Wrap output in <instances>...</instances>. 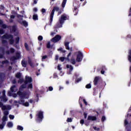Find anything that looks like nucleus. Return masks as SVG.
<instances>
[{
    "label": "nucleus",
    "mask_w": 131,
    "mask_h": 131,
    "mask_svg": "<svg viewBox=\"0 0 131 131\" xmlns=\"http://www.w3.org/2000/svg\"><path fill=\"white\" fill-rule=\"evenodd\" d=\"M32 78L29 76H26V80L24 82V84H23L20 86L19 88V91L17 92V95L20 97V100L18 102L17 101H14V103L18 102L19 104L23 105V106H25V107H29V103L28 102H26L24 99H28L29 98V93L26 94L22 92L23 90L26 88L28 85V88L31 90L32 89Z\"/></svg>",
    "instance_id": "obj_1"
},
{
    "label": "nucleus",
    "mask_w": 131,
    "mask_h": 131,
    "mask_svg": "<svg viewBox=\"0 0 131 131\" xmlns=\"http://www.w3.org/2000/svg\"><path fill=\"white\" fill-rule=\"evenodd\" d=\"M3 97H0V108H1L3 112L4 116H8L9 115V111L5 110H11L12 107L10 105H5L2 102H7L8 99L6 97V91H3Z\"/></svg>",
    "instance_id": "obj_2"
},
{
    "label": "nucleus",
    "mask_w": 131,
    "mask_h": 131,
    "mask_svg": "<svg viewBox=\"0 0 131 131\" xmlns=\"http://www.w3.org/2000/svg\"><path fill=\"white\" fill-rule=\"evenodd\" d=\"M13 38H14L13 35L6 34L2 37V43H3V45H8V41L5 39H8V40H9L10 45H13L14 42H15V43L16 44L19 43V41L20 40V38H19V37H17L15 41L14 40V39H13Z\"/></svg>",
    "instance_id": "obj_3"
},
{
    "label": "nucleus",
    "mask_w": 131,
    "mask_h": 131,
    "mask_svg": "<svg viewBox=\"0 0 131 131\" xmlns=\"http://www.w3.org/2000/svg\"><path fill=\"white\" fill-rule=\"evenodd\" d=\"M68 16L66 14H64L61 15V17L59 19V23H58L55 26V28H61L64 22H65L66 20L68 19Z\"/></svg>",
    "instance_id": "obj_4"
},
{
    "label": "nucleus",
    "mask_w": 131,
    "mask_h": 131,
    "mask_svg": "<svg viewBox=\"0 0 131 131\" xmlns=\"http://www.w3.org/2000/svg\"><path fill=\"white\" fill-rule=\"evenodd\" d=\"M10 90H11V91H9L8 92V96H12L13 97V98H16L17 94H13L12 93H15V92H17V88H16V86L15 85L12 86L10 88Z\"/></svg>",
    "instance_id": "obj_5"
},
{
    "label": "nucleus",
    "mask_w": 131,
    "mask_h": 131,
    "mask_svg": "<svg viewBox=\"0 0 131 131\" xmlns=\"http://www.w3.org/2000/svg\"><path fill=\"white\" fill-rule=\"evenodd\" d=\"M59 8L58 7H54L53 9L52 10L51 15H50V23L51 24L53 22V18H54V15L55 14V11L58 12L59 11Z\"/></svg>",
    "instance_id": "obj_6"
},
{
    "label": "nucleus",
    "mask_w": 131,
    "mask_h": 131,
    "mask_svg": "<svg viewBox=\"0 0 131 131\" xmlns=\"http://www.w3.org/2000/svg\"><path fill=\"white\" fill-rule=\"evenodd\" d=\"M37 121L38 122H40L41 120L43 119V114L42 113V112H39L38 115H37Z\"/></svg>",
    "instance_id": "obj_7"
},
{
    "label": "nucleus",
    "mask_w": 131,
    "mask_h": 131,
    "mask_svg": "<svg viewBox=\"0 0 131 131\" xmlns=\"http://www.w3.org/2000/svg\"><path fill=\"white\" fill-rule=\"evenodd\" d=\"M82 58H83L82 53L80 52H78V54L77 55V58H76L77 62H81V61H82Z\"/></svg>",
    "instance_id": "obj_8"
},
{
    "label": "nucleus",
    "mask_w": 131,
    "mask_h": 131,
    "mask_svg": "<svg viewBox=\"0 0 131 131\" xmlns=\"http://www.w3.org/2000/svg\"><path fill=\"white\" fill-rule=\"evenodd\" d=\"M15 76L16 78H19V80L18 81V83H23V82H24V79H23V78H20L21 77V73H17Z\"/></svg>",
    "instance_id": "obj_9"
},
{
    "label": "nucleus",
    "mask_w": 131,
    "mask_h": 131,
    "mask_svg": "<svg viewBox=\"0 0 131 131\" xmlns=\"http://www.w3.org/2000/svg\"><path fill=\"white\" fill-rule=\"evenodd\" d=\"M61 38L62 37L61 36L57 35L55 36V37L52 39V41H53V42H57V41H59Z\"/></svg>",
    "instance_id": "obj_10"
},
{
    "label": "nucleus",
    "mask_w": 131,
    "mask_h": 131,
    "mask_svg": "<svg viewBox=\"0 0 131 131\" xmlns=\"http://www.w3.org/2000/svg\"><path fill=\"white\" fill-rule=\"evenodd\" d=\"M67 68L68 69L67 74H71V72L73 70V67L71 65L68 64L67 65Z\"/></svg>",
    "instance_id": "obj_11"
},
{
    "label": "nucleus",
    "mask_w": 131,
    "mask_h": 131,
    "mask_svg": "<svg viewBox=\"0 0 131 131\" xmlns=\"http://www.w3.org/2000/svg\"><path fill=\"white\" fill-rule=\"evenodd\" d=\"M21 57V53L20 52L16 53V56H13L11 58V61H14V60H17Z\"/></svg>",
    "instance_id": "obj_12"
},
{
    "label": "nucleus",
    "mask_w": 131,
    "mask_h": 131,
    "mask_svg": "<svg viewBox=\"0 0 131 131\" xmlns=\"http://www.w3.org/2000/svg\"><path fill=\"white\" fill-rule=\"evenodd\" d=\"M124 125L126 128L127 129V128H128V127L131 126V123H128L127 119H126L124 121Z\"/></svg>",
    "instance_id": "obj_13"
},
{
    "label": "nucleus",
    "mask_w": 131,
    "mask_h": 131,
    "mask_svg": "<svg viewBox=\"0 0 131 131\" xmlns=\"http://www.w3.org/2000/svg\"><path fill=\"white\" fill-rule=\"evenodd\" d=\"M19 23L20 24H21V25H24V26H25L26 27L27 26H28V23H27L26 20H23V19L19 20Z\"/></svg>",
    "instance_id": "obj_14"
},
{
    "label": "nucleus",
    "mask_w": 131,
    "mask_h": 131,
    "mask_svg": "<svg viewBox=\"0 0 131 131\" xmlns=\"http://www.w3.org/2000/svg\"><path fill=\"white\" fill-rule=\"evenodd\" d=\"M13 53H15V49H14V48H11L10 51L6 52L7 55H10V54H13Z\"/></svg>",
    "instance_id": "obj_15"
},
{
    "label": "nucleus",
    "mask_w": 131,
    "mask_h": 131,
    "mask_svg": "<svg viewBox=\"0 0 131 131\" xmlns=\"http://www.w3.org/2000/svg\"><path fill=\"white\" fill-rule=\"evenodd\" d=\"M2 121L3 123L6 124V121H8V116H3V118H2Z\"/></svg>",
    "instance_id": "obj_16"
},
{
    "label": "nucleus",
    "mask_w": 131,
    "mask_h": 131,
    "mask_svg": "<svg viewBox=\"0 0 131 131\" xmlns=\"http://www.w3.org/2000/svg\"><path fill=\"white\" fill-rule=\"evenodd\" d=\"M99 79V77H96L95 78L94 80V83L95 84V85H97V84H98V81Z\"/></svg>",
    "instance_id": "obj_17"
},
{
    "label": "nucleus",
    "mask_w": 131,
    "mask_h": 131,
    "mask_svg": "<svg viewBox=\"0 0 131 131\" xmlns=\"http://www.w3.org/2000/svg\"><path fill=\"white\" fill-rule=\"evenodd\" d=\"M97 119V118L94 116H89L88 117V120H96Z\"/></svg>",
    "instance_id": "obj_18"
},
{
    "label": "nucleus",
    "mask_w": 131,
    "mask_h": 131,
    "mask_svg": "<svg viewBox=\"0 0 131 131\" xmlns=\"http://www.w3.org/2000/svg\"><path fill=\"white\" fill-rule=\"evenodd\" d=\"M21 65L23 67H26L27 65V61H25V60H23L21 61Z\"/></svg>",
    "instance_id": "obj_19"
},
{
    "label": "nucleus",
    "mask_w": 131,
    "mask_h": 131,
    "mask_svg": "<svg viewBox=\"0 0 131 131\" xmlns=\"http://www.w3.org/2000/svg\"><path fill=\"white\" fill-rule=\"evenodd\" d=\"M66 3H67V0H63V2L61 4V7L64 9L65 6L66 5Z\"/></svg>",
    "instance_id": "obj_20"
},
{
    "label": "nucleus",
    "mask_w": 131,
    "mask_h": 131,
    "mask_svg": "<svg viewBox=\"0 0 131 131\" xmlns=\"http://www.w3.org/2000/svg\"><path fill=\"white\" fill-rule=\"evenodd\" d=\"M13 122H9L7 123L8 127H9V128L13 127Z\"/></svg>",
    "instance_id": "obj_21"
},
{
    "label": "nucleus",
    "mask_w": 131,
    "mask_h": 131,
    "mask_svg": "<svg viewBox=\"0 0 131 131\" xmlns=\"http://www.w3.org/2000/svg\"><path fill=\"white\" fill-rule=\"evenodd\" d=\"M128 60L131 62V50H129L128 52Z\"/></svg>",
    "instance_id": "obj_22"
},
{
    "label": "nucleus",
    "mask_w": 131,
    "mask_h": 131,
    "mask_svg": "<svg viewBox=\"0 0 131 131\" xmlns=\"http://www.w3.org/2000/svg\"><path fill=\"white\" fill-rule=\"evenodd\" d=\"M64 45H65V47L66 48L67 50H70V48H69V42H66L64 43Z\"/></svg>",
    "instance_id": "obj_23"
},
{
    "label": "nucleus",
    "mask_w": 131,
    "mask_h": 131,
    "mask_svg": "<svg viewBox=\"0 0 131 131\" xmlns=\"http://www.w3.org/2000/svg\"><path fill=\"white\" fill-rule=\"evenodd\" d=\"M5 125H6V123H3L0 124V129H3L4 127H5Z\"/></svg>",
    "instance_id": "obj_24"
},
{
    "label": "nucleus",
    "mask_w": 131,
    "mask_h": 131,
    "mask_svg": "<svg viewBox=\"0 0 131 131\" xmlns=\"http://www.w3.org/2000/svg\"><path fill=\"white\" fill-rule=\"evenodd\" d=\"M33 20H38V16H37V14H34L33 15Z\"/></svg>",
    "instance_id": "obj_25"
},
{
    "label": "nucleus",
    "mask_w": 131,
    "mask_h": 131,
    "mask_svg": "<svg viewBox=\"0 0 131 131\" xmlns=\"http://www.w3.org/2000/svg\"><path fill=\"white\" fill-rule=\"evenodd\" d=\"M8 64H9V61L8 60L2 61L3 65H5V66H7V65H8Z\"/></svg>",
    "instance_id": "obj_26"
},
{
    "label": "nucleus",
    "mask_w": 131,
    "mask_h": 131,
    "mask_svg": "<svg viewBox=\"0 0 131 131\" xmlns=\"http://www.w3.org/2000/svg\"><path fill=\"white\" fill-rule=\"evenodd\" d=\"M15 18V15H12L10 16V19L9 20L10 22L12 23L13 22V19Z\"/></svg>",
    "instance_id": "obj_27"
},
{
    "label": "nucleus",
    "mask_w": 131,
    "mask_h": 131,
    "mask_svg": "<svg viewBox=\"0 0 131 131\" xmlns=\"http://www.w3.org/2000/svg\"><path fill=\"white\" fill-rule=\"evenodd\" d=\"M70 62L72 64H73V65H74V64L76 63V61H75V59H74V58H72L70 60Z\"/></svg>",
    "instance_id": "obj_28"
},
{
    "label": "nucleus",
    "mask_w": 131,
    "mask_h": 131,
    "mask_svg": "<svg viewBox=\"0 0 131 131\" xmlns=\"http://www.w3.org/2000/svg\"><path fill=\"white\" fill-rule=\"evenodd\" d=\"M17 129H18V130H23V127L20 125H18Z\"/></svg>",
    "instance_id": "obj_29"
},
{
    "label": "nucleus",
    "mask_w": 131,
    "mask_h": 131,
    "mask_svg": "<svg viewBox=\"0 0 131 131\" xmlns=\"http://www.w3.org/2000/svg\"><path fill=\"white\" fill-rule=\"evenodd\" d=\"M11 31H12V32L16 31V26H12V29H11Z\"/></svg>",
    "instance_id": "obj_30"
},
{
    "label": "nucleus",
    "mask_w": 131,
    "mask_h": 131,
    "mask_svg": "<svg viewBox=\"0 0 131 131\" xmlns=\"http://www.w3.org/2000/svg\"><path fill=\"white\" fill-rule=\"evenodd\" d=\"M5 74H0V81L1 80H3V78H4Z\"/></svg>",
    "instance_id": "obj_31"
},
{
    "label": "nucleus",
    "mask_w": 131,
    "mask_h": 131,
    "mask_svg": "<svg viewBox=\"0 0 131 131\" xmlns=\"http://www.w3.org/2000/svg\"><path fill=\"white\" fill-rule=\"evenodd\" d=\"M62 65L61 64H58L57 66V69L58 70L61 71L62 70V67H61Z\"/></svg>",
    "instance_id": "obj_32"
},
{
    "label": "nucleus",
    "mask_w": 131,
    "mask_h": 131,
    "mask_svg": "<svg viewBox=\"0 0 131 131\" xmlns=\"http://www.w3.org/2000/svg\"><path fill=\"white\" fill-rule=\"evenodd\" d=\"M92 88V85L91 83H89L86 85V89H91Z\"/></svg>",
    "instance_id": "obj_33"
},
{
    "label": "nucleus",
    "mask_w": 131,
    "mask_h": 131,
    "mask_svg": "<svg viewBox=\"0 0 131 131\" xmlns=\"http://www.w3.org/2000/svg\"><path fill=\"white\" fill-rule=\"evenodd\" d=\"M43 39V38L42 37V36H39L38 37V40H39L40 41L42 40Z\"/></svg>",
    "instance_id": "obj_34"
},
{
    "label": "nucleus",
    "mask_w": 131,
    "mask_h": 131,
    "mask_svg": "<svg viewBox=\"0 0 131 131\" xmlns=\"http://www.w3.org/2000/svg\"><path fill=\"white\" fill-rule=\"evenodd\" d=\"M9 118H10V119L13 120V119H14V118H15V116H14V115H10Z\"/></svg>",
    "instance_id": "obj_35"
},
{
    "label": "nucleus",
    "mask_w": 131,
    "mask_h": 131,
    "mask_svg": "<svg viewBox=\"0 0 131 131\" xmlns=\"http://www.w3.org/2000/svg\"><path fill=\"white\" fill-rule=\"evenodd\" d=\"M67 122H72V119L68 118L67 120Z\"/></svg>",
    "instance_id": "obj_36"
},
{
    "label": "nucleus",
    "mask_w": 131,
    "mask_h": 131,
    "mask_svg": "<svg viewBox=\"0 0 131 131\" xmlns=\"http://www.w3.org/2000/svg\"><path fill=\"white\" fill-rule=\"evenodd\" d=\"M28 63H29V64L30 65V66H31V67H34L33 64L31 62V60H29Z\"/></svg>",
    "instance_id": "obj_37"
},
{
    "label": "nucleus",
    "mask_w": 131,
    "mask_h": 131,
    "mask_svg": "<svg viewBox=\"0 0 131 131\" xmlns=\"http://www.w3.org/2000/svg\"><path fill=\"white\" fill-rule=\"evenodd\" d=\"M0 33L1 34H4L5 33V31L3 29H0Z\"/></svg>",
    "instance_id": "obj_38"
},
{
    "label": "nucleus",
    "mask_w": 131,
    "mask_h": 131,
    "mask_svg": "<svg viewBox=\"0 0 131 131\" xmlns=\"http://www.w3.org/2000/svg\"><path fill=\"white\" fill-rule=\"evenodd\" d=\"M93 128L95 129V130H100V128L97 127L96 126H94Z\"/></svg>",
    "instance_id": "obj_39"
},
{
    "label": "nucleus",
    "mask_w": 131,
    "mask_h": 131,
    "mask_svg": "<svg viewBox=\"0 0 131 131\" xmlns=\"http://www.w3.org/2000/svg\"><path fill=\"white\" fill-rule=\"evenodd\" d=\"M47 57L48 56H47L46 55L42 56V61H45V60H46V59H47Z\"/></svg>",
    "instance_id": "obj_40"
},
{
    "label": "nucleus",
    "mask_w": 131,
    "mask_h": 131,
    "mask_svg": "<svg viewBox=\"0 0 131 131\" xmlns=\"http://www.w3.org/2000/svg\"><path fill=\"white\" fill-rule=\"evenodd\" d=\"M106 120V117L105 116H103L101 119V121L103 122V121Z\"/></svg>",
    "instance_id": "obj_41"
},
{
    "label": "nucleus",
    "mask_w": 131,
    "mask_h": 131,
    "mask_svg": "<svg viewBox=\"0 0 131 131\" xmlns=\"http://www.w3.org/2000/svg\"><path fill=\"white\" fill-rule=\"evenodd\" d=\"M1 27H2V28H7V25L3 24L2 26H1Z\"/></svg>",
    "instance_id": "obj_42"
},
{
    "label": "nucleus",
    "mask_w": 131,
    "mask_h": 131,
    "mask_svg": "<svg viewBox=\"0 0 131 131\" xmlns=\"http://www.w3.org/2000/svg\"><path fill=\"white\" fill-rule=\"evenodd\" d=\"M47 47L48 49H50V48H51V43H50V42H49L47 43Z\"/></svg>",
    "instance_id": "obj_43"
},
{
    "label": "nucleus",
    "mask_w": 131,
    "mask_h": 131,
    "mask_svg": "<svg viewBox=\"0 0 131 131\" xmlns=\"http://www.w3.org/2000/svg\"><path fill=\"white\" fill-rule=\"evenodd\" d=\"M80 123L81 124V125H83V123H84V120L83 119L81 120Z\"/></svg>",
    "instance_id": "obj_44"
},
{
    "label": "nucleus",
    "mask_w": 131,
    "mask_h": 131,
    "mask_svg": "<svg viewBox=\"0 0 131 131\" xmlns=\"http://www.w3.org/2000/svg\"><path fill=\"white\" fill-rule=\"evenodd\" d=\"M60 61H61V62H63L64 61V60H65V57H60L59 58Z\"/></svg>",
    "instance_id": "obj_45"
},
{
    "label": "nucleus",
    "mask_w": 131,
    "mask_h": 131,
    "mask_svg": "<svg viewBox=\"0 0 131 131\" xmlns=\"http://www.w3.org/2000/svg\"><path fill=\"white\" fill-rule=\"evenodd\" d=\"M58 51H61L62 53H65V51L63 50V48H60L57 50Z\"/></svg>",
    "instance_id": "obj_46"
},
{
    "label": "nucleus",
    "mask_w": 131,
    "mask_h": 131,
    "mask_svg": "<svg viewBox=\"0 0 131 131\" xmlns=\"http://www.w3.org/2000/svg\"><path fill=\"white\" fill-rule=\"evenodd\" d=\"M53 78H58V75L56 73H54L53 75Z\"/></svg>",
    "instance_id": "obj_47"
},
{
    "label": "nucleus",
    "mask_w": 131,
    "mask_h": 131,
    "mask_svg": "<svg viewBox=\"0 0 131 131\" xmlns=\"http://www.w3.org/2000/svg\"><path fill=\"white\" fill-rule=\"evenodd\" d=\"M81 79H82L81 77L79 78H78V79L76 80V81L77 82H79V81H81Z\"/></svg>",
    "instance_id": "obj_48"
},
{
    "label": "nucleus",
    "mask_w": 131,
    "mask_h": 131,
    "mask_svg": "<svg viewBox=\"0 0 131 131\" xmlns=\"http://www.w3.org/2000/svg\"><path fill=\"white\" fill-rule=\"evenodd\" d=\"M71 55V53H69V54L68 55V58L67 59V60H68V61H70L69 57H70Z\"/></svg>",
    "instance_id": "obj_49"
},
{
    "label": "nucleus",
    "mask_w": 131,
    "mask_h": 131,
    "mask_svg": "<svg viewBox=\"0 0 131 131\" xmlns=\"http://www.w3.org/2000/svg\"><path fill=\"white\" fill-rule=\"evenodd\" d=\"M53 88L52 86H49V91H50V92H52V91H53Z\"/></svg>",
    "instance_id": "obj_50"
},
{
    "label": "nucleus",
    "mask_w": 131,
    "mask_h": 131,
    "mask_svg": "<svg viewBox=\"0 0 131 131\" xmlns=\"http://www.w3.org/2000/svg\"><path fill=\"white\" fill-rule=\"evenodd\" d=\"M25 47L27 50H29L28 48V45L26 43H25Z\"/></svg>",
    "instance_id": "obj_51"
},
{
    "label": "nucleus",
    "mask_w": 131,
    "mask_h": 131,
    "mask_svg": "<svg viewBox=\"0 0 131 131\" xmlns=\"http://www.w3.org/2000/svg\"><path fill=\"white\" fill-rule=\"evenodd\" d=\"M3 24H4V22L3 21V20L0 19V26L3 25Z\"/></svg>",
    "instance_id": "obj_52"
},
{
    "label": "nucleus",
    "mask_w": 131,
    "mask_h": 131,
    "mask_svg": "<svg viewBox=\"0 0 131 131\" xmlns=\"http://www.w3.org/2000/svg\"><path fill=\"white\" fill-rule=\"evenodd\" d=\"M54 34H56V32H51V35L54 36Z\"/></svg>",
    "instance_id": "obj_53"
},
{
    "label": "nucleus",
    "mask_w": 131,
    "mask_h": 131,
    "mask_svg": "<svg viewBox=\"0 0 131 131\" xmlns=\"http://www.w3.org/2000/svg\"><path fill=\"white\" fill-rule=\"evenodd\" d=\"M41 12L42 13H46V9H42Z\"/></svg>",
    "instance_id": "obj_54"
},
{
    "label": "nucleus",
    "mask_w": 131,
    "mask_h": 131,
    "mask_svg": "<svg viewBox=\"0 0 131 131\" xmlns=\"http://www.w3.org/2000/svg\"><path fill=\"white\" fill-rule=\"evenodd\" d=\"M0 9L1 10H4V9H5V7H4L3 6H0Z\"/></svg>",
    "instance_id": "obj_55"
},
{
    "label": "nucleus",
    "mask_w": 131,
    "mask_h": 131,
    "mask_svg": "<svg viewBox=\"0 0 131 131\" xmlns=\"http://www.w3.org/2000/svg\"><path fill=\"white\" fill-rule=\"evenodd\" d=\"M83 101L85 105H88V102H86V101H85V99H83Z\"/></svg>",
    "instance_id": "obj_56"
},
{
    "label": "nucleus",
    "mask_w": 131,
    "mask_h": 131,
    "mask_svg": "<svg viewBox=\"0 0 131 131\" xmlns=\"http://www.w3.org/2000/svg\"><path fill=\"white\" fill-rule=\"evenodd\" d=\"M59 75H60V76H63V75H64V73L60 72Z\"/></svg>",
    "instance_id": "obj_57"
},
{
    "label": "nucleus",
    "mask_w": 131,
    "mask_h": 131,
    "mask_svg": "<svg viewBox=\"0 0 131 131\" xmlns=\"http://www.w3.org/2000/svg\"><path fill=\"white\" fill-rule=\"evenodd\" d=\"M59 59V56H58V55H56V56H55V60H58Z\"/></svg>",
    "instance_id": "obj_58"
},
{
    "label": "nucleus",
    "mask_w": 131,
    "mask_h": 131,
    "mask_svg": "<svg viewBox=\"0 0 131 131\" xmlns=\"http://www.w3.org/2000/svg\"><path fill=\"white\" fill-rule=\"evenodd\" d=\"M29 102H30V103H31V104H32V103H33V100H32V99H30V100H29Z\"/></svg>",
    "instance_id": "obj_59"
},
{
    "label": "nucleus",
    "mask_w": 131,
    "mask_h": 131,
    "mask_svg": "<svg viewBox=\"0 0 131 131\" xmlns=\"http://www.w3.org/2000/svg\"><path fill=\"white\" fill-rule=\"evenodd\" d=\"M34 5H36V4H37V0L36 1V0H34Z\"/></svg>",
    "instance_id": "obj_60"
},
{
    "label": "nucleus",
    "mask_w": 131,
    "mask_h": 131,
    "mask_svg": "<svg viewBox=\"0 0 131 131\" xmlns=\"http://www.w3.org/2000/svg\"><path fill=\"white\" fill-rule=\"evenodd\" d=\"M16 81L15 79H14V80H13L12 81V83H13V84L16 83Z\"/></svg>",
    "instance_id": "obj_61"
},
{
    "label": "nucleus",
    "mask_w": 131,
    "mask_h": 131,
    "mask_svg": "<svg viewBox=\"0 0 131 131\" xmlns=\"http://www.w3.org/2000/svg\"><path fill=\"white\" fill-rule=\"evenodd\" d=\"M34 12H37V8H34Z\"/></svg>",
    "instance_id": "obj_62"
},
{
    "label": "nucleus",
    "mask_w": 131,
    "mask_h": 131,
    "mask_svg": "<svg viewBox=\"0 0 131 131\" xmlns=\"http://www.w3.org/2000/svg\"><path fill=\"white\" fill-rule=\"evenodd\" d=\"M101 74H104L105 73V71L102 70L101 71Z\"/></svg>",
    "instance_id": "obj_63"
},
{
    "label": "nucleus",
    "mask_w": 131,
    "mask_h": 131,
    "mask_svg": "<svg viewBox=\"0 0 131 131\" xmlns=\"http://www.w3.org/2000/svg\"><path fill=\"white\" fill-rule=\"evenodd\" d=\"M129 16H131V8L130 9V11L129 13Z\"/></svg>",
    "instance_id": "obj_64"
}]
</instances>
